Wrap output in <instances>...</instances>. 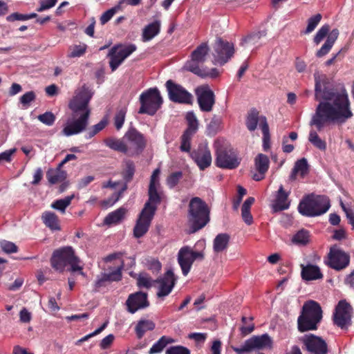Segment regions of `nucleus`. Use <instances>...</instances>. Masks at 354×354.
Returning <instances> with one entry per match:
<instances>
[{"label": "nucleus", "mask_w": 354, "mask_h": 354, "mask_svg": "<svg viewBox=\"0 0 354 354\" xmlns=\"http://www.w3.org/2000/svg\"><path fill=\"white\" fill-rule=\"evenodd\" d=\"M315 99L320 101L310 122L318 131L332 124H343L353 116L346 90L334 88L324 75L314 74Z\"/></svg>", "instance_id": "obj_1"}, {"label": "nucleus", "mask_w": 354, "mask_h": 354, "mask_svg": "<svg viewBox=\"0 0 354 354\" xmlns=\"http://www.w3.org/2000/svg\"><path fill=\"white\" fill-rule=\"evenodd\" d=\"M92 93L85 86L77 90L75 95L68 103V108L72 111L73 121L68 123L62 130L66 136L78 134L86 129L91 115L88 103Z\"/></svg>", "instance_id": "obj_2"}, {"label": "nucleus", "mask_w": 354, "mask_h": 354, "mask_svg": "<svg viewBox=\"0 0 354 354\" xmlns=\"http://www.w3.org/2000/svg\"><path fill=\"white\" fill-rule=\"evenodd\" d=\"M92 93L85 86L77 90L75 95L68 103V108L72 111L73 121L68 123L62 130L66 136L78 134L86 129L91 115L88 103Z\"/></svg>", "instance_id": "obj_3"}, {"label": "nucleus", "mask_w": 354, "mask_h": 354, "mask_svg": "<svg viewBox=\"0 0 354 354\" xmlns=\"http://www.w3.org/2000/svg\"><path fill=\"white\" fill-rule=\"evenodd\" d=\"M210 221V209L205 201L195 196L188 205V233L194 234L207 225Z\"/></svg>", "instance_id": "obj_4"}, {"label": "nucleus", "mask_w": 354, "mask_h": 354, "mask_svg": "<svg viewBox=\"0 0 354 354\" xmlns=\"http://www.w3.org/2000/svg\"><path fill=\"white\" fill-rule=\"evenodd\" d=\"M322 319L321 306L315 301L304 303L300 315L297 319V328L299 332L315 330Z\"/></svg>", "instance_id": "obj_5"}, {"label": "nucleus", "mask_w": 354, "mask_h": 354, "mask_svg": "<svg viewBox=\"0 0 354 354\" xmlns=\"http://www.w3.org/2000/svg\"><path fill=\"white\" fill-rule=\"evenodd\" d=\"M80 259L75 255L71 246H65L55 250L50 258V265L55 270L63 272L67 266H70L72 272L82 271V267L79 266ZM83 274V272H81Z\"/></svg>", "instance_id": "obj_6"}, {"label": "nucleus", "mask_w": 354, "mask_h": 354, "mask_svg": "<svg viewBox=\"0 0 354 354\" xmlns=\"http://www.w3.org/2000/svg\"><path fill=\"white\" fill-rule=\"evenodd\" d=\"M330 207V200L327 196L311 194L302 198L298 210L304 216L315 217L326 213Z\"/></svg>", "instance_id": "obj_7"}, {"label": "nucleus", "mask_w": 354, "mask_h": 354, "mask_svg": "<svg viewBox=\"0 0 354 354\" xmlns=\"http://www.w3.org/2000/svg\"><path fill=\"white\" fill-rule=\"evenodd\" d=\"M140 107L138 113L140 114H147L154 115L160 109L163 100L159 90L155 88H150L140 95Z\"/></svg>", "instance_id": "obj_8"}, {"label": "nucleus", "mask_w": 354, "mask_h": 354, "mask_svg": "<svg viewBox=\"0 0 354 354\" xmlns=\"http://www.w3.org/2000/svg\"><path fill=\"white\" fill-rule=\"evenodd\" d=\"M339 34V30L337 28L330 31V26L328 24H325L319 28L313 38L314 43L318 45L326 36L327 38L321 48L317 51L316 56L317 57H322L329 53L337 39Z\"/></svg>", "instance_id": "obj_9"}, {"label": "nucleus", "mask_w": 354, "mask_h": 354, "mask_svg": "<svg viewBox=\"0 0 354 354\" xmlns=\"http://www.w3.org/2000/svg\"><path fill=\"white\" fill-rule=\"evenodd\" d=\"M124 140L127 143L128 156L130 157L140 155L147 147L145 137L134 127L126 131Z\"/></svg>", "instance_id": "obj_10"}, {"label": "nucleus", "mask_w": 354, "mask_h": 354, "mask_svg": "<svg viewBox=\"0 0 354 354\" xmlns=\"http://www.w3.org/2000/svg\"><path fill=\"white\" fill-rule=\"evenodd\" d=\"M215 163L218 167L233 169L240 165L237 153L230 146L219 145L216 149Z\"/></svg>", "instance_id": "obj_11"}, {"label": "nucleus", "mask_w": 354, "mask_h": 354, "mask_svg": "<svg viewBox=\"0 0 354 354\" xmlns=\"http://www.w3.org/2000/svg\"><path fill=\"white\" fill-rule=\"evenodd\" d=\"M272 341L270 337L267 334L261 335L252 336L245 340L241 347H234L232 349L237 354H243L244 353L251 352L254 350H260L265 348H271Z\"/></svg>", "instance_id": "obj_12"}, {"label": "nucleus", "mask_w": 354, "mask_h": 354, "mask_svg": "<svg viewBox=\"0 0 354 354\" xmlns=\"http://www.w3.org/2000/svg\"><path fill=\"white\" fill-rule=\"evenodd\" d=\"M187 128L185 130L180 137V149L183 152L189 153L191 151V142L193 136L198 130V120L193 112H188L186 115Z\"/></svg>", "instance_id": "obj_13"}, {"label": "nucleus", "mask_w": 354, "mask_h": 354, "mask_svg": "<svg viewBox=\"0 0 354 354\" xmlns=\"http://www.w3.org/2000/svg\"><path fill=\"white\" fill-rule=\"evenodd\" d=\"M353 308L346 300H341L335 307L333 315L334 324L342 329L351 324Z\"/></svg>", "instance_id": "obj_14"}, {"label": "nucleus", "mask_w": 354, "mask_h": 354, "mask_svg": "<svg viewBox=\"0 0 354 354\" xmlns=\"http://www.w3.org/2000/svg\"><path fill=\"white\" fill-rule=\"evenodd\" d=\"M165 86L171 101L180 104H192V95L181 85L169 80L166 82Z\"/></svg>", "instance_id": "obj_15"}, {"label": "nucleus", "mask_w": 354, "mask_h": 354, "mask_svg": "<svg viewBox=\"0 0 354 354\" xmlns=\"http://www.w3.org/2000/svg\"><path fill=\"white\" fill-rule=\"evenodd\" d=\"M350 262V255L334 245L330 248L326 263L335 270L346 268Z\"/></svg>", "instance_id": "obj_16"}, {"label": "nucleus", "mask_w": 354, "mask_h": 354, "mask_svg": "<svg viewBox=\"0 0 354 354\" xmlns=\"http://www.w3.org/2000/svg\"><path fill=\"white\" fill-rule=\"evenodd\" d=\"M214 50L215 51V59L221 65L227 63L234 53V45L222 38L216 39L214 45Z\"/></svg>", "instance_id": "obj_17"}, {"label": "nucleus", "mask_w": 354, "mask_h": 354, "mask_svg": "<svg viewBox=\"0 0 354 354\" xmlns=\"http://www.w3.org/2000/svg\"><path fill=\"white\" fill-rule=\"evenodd\" d=\"M310 354H327L328 345L324 339L313 334L300 338Z\"/></svg>", "instance_id": "obj_18"}, {"label": "nucleus", "mask_w": 354, "mask_h": 354, "mask_svg": "<svg viewBox=\"0 0 354 354\" xmlns=\"http://www.w3.org/2000/svg\"><path fill=\"white\" fill-rule=\"evenodd\" d=\"M196 94L200 109L203 112H210L215 104L214 92L206 85L198 87Z\"/></svg>", "instance_id": "obj_19"}, {"label": "nucleus", "mask_w": 354, "mask_h": 354, "mask_svg": "<svg viewBox=\"0 0 354 354\" xmlns=\"http://www.w3.org/2000/svg\"><path fill=\"white\" fill-rule=\"evenodd\" d=\"M154 216L152 212L142 209L133 227L134 237L141 238L148 232Z\"/></svg>", "instance_id": "obj_20"}, {"label": "nucleus", "mask_w": 354, "mask_h": 354, "mask_svg": "<svg viewBox=\"0 0 354 354\" xmlns=\"http://www.w3.org/2000/svg\"><path fill=\"white\" fill-rule=\"evenodd\" d=\"M176 280L177 278L171 270H168L163 277L155 280V283L160 284L157 296L158 297L167 296L172 291Z\"/></svg>", "instance_id": "obj_21"}, {"label": "nucleus", "mask_w": 354, "mask_h": 354, "mask_svg": "<svg viewBox=\"0 0 354 354\" xmlns=\"http://www.w3.org/2000/svg\"><path fill=\"white\" fill-rule=\"evenodd\" d=\"M126 306L127 310L131 314L148 307L149 302L147 300V294L139 291L129 295L126 301Z\"/></svg>", "instance_id": "obj_22"}, {"label": "nucleus", "mask_w": 354, "mask_h": 354, "mask_svg": "<svg viewBox=\"0 0 354 354\" xmlns=\"http://www.w3.org/2000/svg\"><path fill=\"white\" fill-rule=\"evenodd\" d=\"M190 157L196 162L201 170H205L212 163L210 150L205 146H199L197 149L190 152Z\"/></svg>", "instance_id": "obj_23"}, {"label": "nucleus", "mask_w": 354, "mask_h": 354, "mask_svg": "<svg viewBox=\"0 0 354 354\" xmlns=\"http://www.w3.org/2000/svg\"><path fill=\"white\" fill-rule=\"evenodd\" d=\"M209 48L207 43H202L192 53L191 59L186 63L185 67L191 72L192 66H199L200 63L206 60Z\"/></svg>", "instance_id": "obj_24"}, {"label": "nucleus", "mask_w": 354, "mask_h": 354, "mask_svg": "<svg viewBox=\"0 0 354 354\" xmlns=\"http://www.w3.org/2000/svg\"><path fill=\"white\" fill-rule=\"evenodd\" d=\"M270 206L274 212H281L288 209V193L282 185L279 189L273 193Z\"/></svg>", "instance_id": "obj_25"}, {"label": "nucleus", "mask_w": 354, "mask_h": 354, "mask_svg": "<svg viewBox=\"0 0 354 354\" xmlns=\"http://www.w3.org/2000/svg\"><path fill=\"white\" fill-rule=\"evenodd\" d=\"M270 165L268 157L263 153H259L254 158V167L257 174H254L252 178L256 181H260L265 178Z\"/></svg>", "instance_id": "obj_26"}, {"label": "nucleus", "mask_w": 354, "mask_h": 354, "mask_svg": "<svg viewBox=\"0 0 354 354\" xmlns=\"http://www.w3.org/2000/svg\"><path fill=\"white\" fill-rule=\"evenodd\" d=\"M123 266L124 263L122 261L120 267H118L117 269L109 273H104L100 278H98L95 281L93 291L98 292L100 288L106 286V282L108 281H118L121 280V270Z\"/></svg>", "instance_id": "obj_27"}, {"label": "nucleus", "mask_w": 354, "mask_h": 354, "mask_svg": "<svg viewBox=\"0 0 354 354\" xmlns=\"http://www.w3.org/2000/svg\"><path fill=\"white\" fill-rule=\"evenodd\" d=\"M160 185H149L148 201L145 203L142 209L156 214L157 207L161 203L160 194L158 192Z\"/></svg>", "instance_id": "obj_28"}, {"label": "nucleus", "mask_w": 354, "mask_h": 354, "mask_svg": "<svg viewBox=\"0 0 354 354\" xmlns=\"http://www.w3.org/2000/svg\"><path fill=\"white\" fill-rule=\"evenodd\" d=\"M178 263L180 266L183 274L187 276L193 264V261L189 254L188 246H184L178 251Z\"/></svg>", "instance_id": "obj_29"}, {"label": "nucleus", "mask_w": 354, "mask_h": 354, "mask_svg": "<svg viewBox=\"0 0 354 354\" xmlns=\"http://www.w3.org/2000/svg\"><path fill=\"white\" fill-rule=\"evenodd\" d=\"M104 144L109 149L128 156L127 143L122 138L108 137L103 140Z\"/></svg>", "instance_id": "obj_30"}, {"label": "nucleus", "mask_w": 354, "mask_h": 354, "mask_svg": "<svg viewBox=\"0 0 354 354\" xmlns=\"http://www.w3.org/2000/svg\"><path fill=\"white\" fill-rule=\"evenodd\" d=\"M301 274L302 279L306 281L317 280L323 277L319 268L312 264L301 265Z\"/></svg>", "instance_id": "obj_31"}, {"label": "nucleus", "mask_w": 354, "mask_h": 354, "mask_svg": "<svg viewBox=\"0 0 354 354\" xmlns=\"http://www.w3.org/2000/svg\"><path fill=\"white\" fill-rule=\"evenodd\" d=\"M160 26L161 24L159 20L154 21L147 25L142 30V41H149L158 35L160 31Z\"/></svg>", "instance_id": "obj_32"}, {"label": "nucleus", "mask_w": 354, "mask_h": 354, "mask_svg": "<svg viewBox=\"0 0 354 354\" xmlns=\"http://www.w3.org/2000/svg\"><path fill=\"white\" fill-rule=\"evenodd\" d=\"M308 173V165L307 160L304 158L298 160L292 169L290 179L295 180L297 175H299L301 178H304Z\"/></svg>", "instance_id": "obj_33"}, {"label": "nucleus", "mask_w": 354, "mask_h": 354, "mask_svg": "<svg viewBox=\"0 0 354 354\" xmlns=\"http://www.w3.org/2000/svg\"><path fill=\"white\" fill-rule=\"evenodd\" d=\"M230 239V235L226 233L218 234L214 240V251L219 253L225 250L228 247Z\"/></svg>", "instance_id": "obj_34"}, {"label": "nucleus", "mask_w": 354, "mask_h": 354, "mask_svg": "<svg viewBox=\"0 0 354 354\" xmlns=\"http://www.w3.org/2000/svg\"><path fill=\"white\" fill-rule=\"evenodd\" d=\"M265 116H259V112L256 109H252L248 114L245 124L248 129L253 131L257 129V124L259 122L261 127V120Z\"/></svg>", "instance_id": "obj_35"}, {"label": "nucleus", "mask_w": 354, "mask_h": 354, "mask_svg": "<svg viewBox=\"0 0 354 354\" xmlns=\"http://www.w3.org/2000/svg\"><path fill=\"white\" fill-rule=\"evenodd\" d=\"M155 326V323L151 320L140 319L135 327L137 337L141 339L146 332L153 330Z\"/></svg>", "instance_id": "obj_36"}, {"label": "nucleus", "mask_w": 354, "mask_h": 354, "mask_svg": "<svg viewBox=\"0 0 354 354\" xmlns=\"http://www.w3.org/2000/svg\"><path fill=\"white\" fill-rule=\"evenodd\" d=\"M118 49V45L114 46L110 49L108 54V57L110 58L109 65L112 71H115L124 61L122 59Z\"/></svg>", "instance_id": "obj_37"}, {"label": "nucleus", "mask_w": 354, "mask_h": 354, "mask_svg": "<svg viewBox=\"0 0 354 354\" xmlns=\"http://www.w3.org/2000/svg\"><path fill=\"white\" fill-rule=\"evenodd\" d=\"M127 209L124 207H120L118 209L109 213L104 218V223L106 225L117 224L120 223L124 217Z\"/></svg>", "instance_id": "obj_38"}, {"label": "nucleus", "mask_w": 354, "mask_h": 354, "mask_svg": "<svg viewBox=\"0 0 354 354\" xmlns=\"http://www.w3.org/2000/svg\"><path fill=\"white\" fill-rule=\"evenodd\" d=\"M44 223L53 230H60L58 216L51 212H45L41 216Z\"/></svg>", "instance_id": "obj_39"}, {"label": "nucleus", "mask_w": 354, "mask_h": 354, "mask_svg": "<svg viewBox=\"0 0 354 354\" xmlns=\"http://www.w3.org/2000/svg\"><path fill=\"white\" fill-rule=\"evenodd\" d=\"M66 177V173L64 171L56 169H49L46 172V178L50 184L54 185L63 181Z\"/></svg>", "instance_id": "obj_40"}, {"label": "nucleus", "mask_w": 354, "mask_h": 354, "mask_svg": "<svg viewBox=\"0 0 354 354\" xmlns=\"http://www.w3.org/2000/svg\"><path fill=\"white\" fill-rule=\"evenodd\" d=\"M174 339L168 336H162L150 348L149 354L160 353L169 344L174 343Z\"/></svg>", "instance_id": "obj_41"}, {"label": "nucleus", "mask_w": 354, "mask_h": 354, "mask_svg": "<svg viewBox=\"0 0 354 354\" xmlns=\"http://www.w3.org/2000/svg\"><path fill=\"white\" fill-rule=\"evenodd\" d=\"M266 35V31L252 32L242 39L241 45L245 47L257 45L259 44L260 39Z\"/></svg>", "instance_id": "obj_42"}, {"label": "nucleus", "mask_w": 354, "mask_h": 354, "mask_svg": "<svg viewBox=\"0 0 354 354\" xmlns=\"http://www.w3.org/2000/svg\"><path fill=\"white\" fill-rule=\"evenodd\" d=\"M261 129L263 133V149L265 151H268L270 147V136L266 118L261 120Z\"/></svg>", "instance_id": "obj_43"}, {"label": "nucleus", "mask_w": 354, "mask_h": 354, "mask_svg": "<svg viewBox=\"0 0 354 354\" xmlns=\"http://www.w3.org/2000/svg\"><path fill=\"white\" fill-rule=\"evenodd\" d=\"M310 241V235L308 230L301 229L299 230L292 238V243L304 246L309 243Z\"/></svg>", "instance_id": "obj_44"}, {"label": "nucleus", "mask_w": 354, "mask_h": 354, "mask_svg": "<svg viewBox=\"0 0 354 354\" xmlns=\"http://www.w3.org/2000/svg\"><path fill=\"white\" fill-rule=\"evenodd\" d=\"M191 72L201 77H209L214 78L218 77L219 74L217 68H213L210 70H206L204 68H201L199 66H192Z\"/></svg>", "instance_id": "obj_45"}, {"label": "nucleus", "mask_w": 354, "mask_h": 354, "mask_svg": "<svg viewBox=\"0 0 354 354\" xmlns=\"http://www.w3.org/2000/svg\"><path fill=\"white\" fill-rule=\"evenodd\" d=\"M308 140L314 147L319 149V150H326V142L322 139H321V138L318 136L317 133L315 131L311 130L310 131Z\"/></svg>", "instance_id": "obj_46"}, {"label": "nucleus", "mask_w": 354, "mask_h": 354, "mask_svg": "<svg viewBox=\"0 0 354 354\" xmlns=\"http://www.w3.org/2000/svg\"><path fill=\"white\" fill-rule=\"evenodd\" d=\"M253 319L252 317L249 318L245 316L242 317L241 322L243 325L240 327V331L243 337L250 334L254 330V324L252 322Z\"/></svg>", "instance_id": "obj_47"}, {"label": "nucleus", "mask_w": 354, "mask_h": 354, "mask_svg": "<svg viewBox=\"0 0 354 354\" xmlns=\"http://www.w3.org/2000/svg\"><path fill=\"white\" fill-rule=\"evenodd\" d=\"M73 198L74 194H72L65 197L64 198L56 200L51 204V207L62 212H64L66 208L71 205Z\"/></svg>", "instance_id": "obj_48"}, {"label": "nucleus", "mask_w": 354, "mask_h": 354, "mask_svg": "<svg viewBox=\"0 0 354 354\" xmlns=\"http://www.w3.org/2000/svg\"><path fill=\"white\" fill-rule=\"evenodd\" d=\"M108 124V120L104 118H103L100 122L97 124L92 126L91 128H89L85 135V138L86 139H90L95 136L97 133H98L100 131L103 130L106 126Z\"/></svg>", "instance_id": "obj_49"}, {"label": "nucleus", "mask_w": 354, "mask_h": 354, "mask_svg": "<svg viewBox=\"0 0 354 354\" xmlns=\"http://www.w3.org/2000/svg\"><path fill=\"white\" fill-rule=\"evenodd\" d=\"M127 111V106L121 107L117 110L113 118L114 126L117 130H120L122 127L125 120Z\"/></svg>", "instance_id": "obj_50"}, {"label": "nucleus", "mask_w": 354, "mask_h": 354, "mask_svg": "<svg viewBox=\"0 0 354 354\" xmlns=\"http://www.w3.org/2000/svg\"><path fill=\"white\" fill-rule=\"evenodd\" d=\"M125 168L122 172V176L126 182H130L135 174L136 167L134 162L131 160L124 162Z\"/></svg>", "instance_id": "obj_51"}, {"label": "nucleus", "mask_w": 354, "mask_h": 354, "mask_svg": "<svg viewBox=\"0 0 354 354\" xmlns=\"http://www.w3.org/2000/svg\"><path fill=\"white\" fill-rule=\"evenodd\" d=\"M322 18V16L321 14H316L315 15L310 17L308 19V24L306 30L304 31V34H309L311 32H313L317 26L320 22L321 19Z\"/></svg>", "instance_id": "obj_52"}, {"label": "nucleus", "mask_w": 354, "mask_h": 354, "mask_svg": "<svg viewBox=\"0 0 354 354\" xmlns=\"http://www.w3.org/2000/svg\"><path fill=\"white\" fill-rule=\"evenodd\" d=\"M37 119L43 124L47 126H52L55 121V115L50 111H46L43 114L37 116Z\"/></svg>", "instance_id": "obj_53"}, {"label": "nucleus", "mask_w": 354, "mask_h": 354, "mask_svg": "<svg viewBox=\"0 0 354 354\" xmlns=\"http://www.w3.org/2000/svg\"><path fill=\"white\" fill-rule=\"evenodd\" d=\"M119 49L118 50L122 57V59H125L130 55H131L136 50L137 47L135 44H129L127 46H122V45H118Z\"/></svg>", "instance_id": "obj_54"}, {"label": "nucleus", "mask_w": 354, "mask_h": 354, "mask_svg": "<svg viewBox=\"0 0 354 354\" xmlns=\"http://www.w3.org/2000/svg\"><path fill=\"white\" fill-rule=\"evenodd\" d=\"M118 11H120V6L115 5L114 7L104 12L100 19L101 24L104 25L106 24Z\"/></svg>", "instance_id": "obj_55"}, {"label": "nucleus", "mask_w": 354, "mask_h": 354, "mask_svg": "<svg viewBox=\"0 0 354 354\" xmlns=\"http://www.w3.org/2000/svg\"><path fill=\"white\" fill-rule=\"evenodd\" d=\"M183 177L182 171H176L171 173L167 178V184L169 188H174L178 185Z\"/></svg>", "instance_id": "obj_56"}, {"label": "nucleus", "mask_w": 354, "mask_h": 354, "mask_svg": "<svg viewBox=\"0 0 354 354\" xmlns=\"http://www.w3.org/2000/svg\"><path fill=\"white\" fill-rule=\"evenodd\" d=\"M86 44L75 45L71 48V52L68 56L71 58L81 57L86 53Z\"/></svg>", "instance_id": "obj_57"}, {"label": "nucleus", "mask_w": 354, "mask_h": 354, "mask_svg": "<svg viewBox=\"0 0 354 354\" xmlns=\"http://www.w3.org/2000/svg\"><path fill=\"white\" fill-rule=\"evenodd\" d=\"M36 95L34 91H28L24 93L19 99L20 103L24 107L27 108L30 106V103L35 101Z\"/></svg>", "instance_id": "obj_58"}, {"label": "nucleus", "mask_w": 354, "mask_h": 354, "mask_svg": "<svg viewBox=\"0 0 354 354\" xmlns=\"http://www.w3.org/2000/svg\"><path fill=\"white\" fill-rule=\"evenodd\" d=\"M0 245L2 250L8 254L15 253L18 251V247L14 243L8 241H1Z\"/></svg>", "instance_id": "obj_59"}, {"label": "nucleus", "mask_w": 354, "mask_h": 354, "mask_svg": "<svg viewBox=\"0 0 354 354\" xmlns=\"http://www.w3.org/2000/svg\"><path fill=\"white\" fill-rule=\"evenodd\" d=\"M165 354H190V351L183 346H172L166 350Z\"/></svg>", "instance_id": "obj_60"}, {"label": "nucleus", "mask_w": 354, "mask_h": 354, "mask_svg": "<svg viewBox=\"0 0 354 354\" xmlns=\"http://www.w3.org/2000/svg\"><path fill=\"white\" fill-rule=\"evenodd\" d=\"M340 205L343 209V211L346 214V216L348 221V223L352 225L353 229H354V212L352 209L346 207L344 203L341 201Z\"/></svg>", "instance_id": "obj_61"}, {"label": "nucleus", "mask_w": 354, "mask_h": 354, "mask_svg": "<svg viewBox=\"0 0 354 354\" xmlns=\"http://www.w3.org/2000/svg\"><path fill=\"white\" fill-rule=\"evenodd\" d=\"M137 285L140 288H149L151 287V279L148 276L139 275L137 279Z\"/></svg>", "instance_id": "obj_62"}, {"label": "nucleus", "mask_w": 354, "mask_h": 354, "mask_svg": "<svg viewBox=\"0 0 354 354\" xmlns=\"http://www.w3.org/2000/svg\"><path fill=\"white\" fill-rule=\"evenodd\" d=\"M147 265L148 269L151 270L153 272H158L162 268L160 262L155 259L147 260Z\"/></svg>", "instance_id": "obj_63"}, {"label": "nucleus", "mask_w": 354, "mask_h": 354, "mask_svg": "<svg viewBox=\"0 0 354 354\" xmlns=\"http://www.w3.org/2000/svg\"><path fill=\"white\" fill-rule=\"evenodd\" d=\"M57 0H41L40 1V6L37 8V11L41 12L50 9L55 6Z\"/></svg>", "instance_id": "obj_64"}]
</instances>
